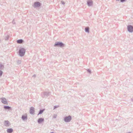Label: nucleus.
Wrapping results in <instances>:
<instances>
[{"instance_id": "obj_1", "label": "nucleus", "mask_w": 133, "mask_h": 133, "mask_svg": "<svg viewBox=\"0 0 133 133\" xmlns=\"http://www.w3.org/2000/svg\"><path fill=\"white\" fill-rule=\"evenodd\" d=\"M25 52L24 49L23 48H22L20 49L19 51V54L21 56L24 55Z\"/></svg>"}, {"instance_id": "obj_2", "label": "nucleus", "mask_w": 133, "mask_h": 133, "mask_svg": "<svg viewBox=\"0 0 133 133\" xmlns=\"http://www.w3.org/2000/svg\"><path fill=\"white\" fill-rule=\"evenodd\" d=\"M128 30L130 32H132L133 31V27L131 25H129L128 27Z\"/></svg>"}, {"instance_id": "obj_3", "label": "nucleus", "mask_w": 133, "mask_h": 133, "mask_svg": "<svg viewBox=\"0 0 133 133\" xmlns=\"http://www.w3.org/2000/svg\"><path fill=\"white\" fill-rule=\"evenodd\" d=\"M71 119V117L70 116L65 117L64 119L65 121L66 122H69Z\"/></svg>"}, {"instance_id": "obj_4", "label": "nucleus", "mask_w": 133, "mask_h": 133, "mask_svg": "<svg viewBox=\"0 0 133 133\" xmlns=\"http://www.w3.org/2000/svg\"><path fill=\"white\" fill-rule=\"evenodd\" d=\"M58 45L60 46H62L64 45V44L62 43L61 42H57L55 44L54 46H56Z\"/></svg>"}, {"instance_id": "obj_5", "label": "nucleus", "mask_w": 133, "mask_h": 133, "mask_svg": "<svg viewBox=\"0 0 133 133\" xmlns=\"http://www.w3.org/2000/svg\"><path fill=\"white\" fill-rule=\"evenodd\" d=\"M34 108L33 107H31L30 108V114H33L34 112Z\"/></svg>"}, {"instance_id": "obj_6", "label": "nucleus", "mask_w": 133, "mask_h": 133, "mask_svg": "<svg viewBox=\"0 0 133 133\" xmlns=\"http://www.w3.org/2000/svg\"><path fill=\"white\" fill-rule=\"evenodd\" d=\"M2 102L4 104H6L7 103V102L6 99L5 98H3L1 99Z\"/></svg>"}, {"instance_id": "obj_7", "label": "nucleus", "mask_w": 133, "mask_h": 133, "mask_svg": "<svg viewBox=\"0 0 133 133\" xmlns=\"http://www.w3.org/2000/svg\"><path fill=\"white\" fill-rule=\"evenodd\" d=\"M44 120V119L43 118H39L38 119V123H40L43 122V121Z\"/></svg>"}, {"instance_id": "obj_8", "label": "nucleus", "mask_w": 133, "mask_h": 133, "mask_svg": "<svg viewBox=\"0 0 133 133\" xmlns=\"http://www.w3.org/2000/svg\"><path fill=\"white\" fill-rule=\"evenodd\" d=\"M40 5V3L39 2H36L34 4V6L35 7H38Z\"/></svg>"}, {"instance_id": "obj_9", "label": "nucleus", "mask_w": 133, "mask_h": 133, "mask_svg": "<svg viewBox=\"0 0 133 133\" xmlns=\"http://www.w3.org/2000/svg\"><path fill=\"white\" fill-rule=\"evenodd\" d=\"M9 123L8 121H5L4 122V124L6 126H9Z\"/></svg>"}, {"instance_id": "obj_10", "label": "nucleus", "mask_w": 133, "mask_h": 133, "mask_svg": "<svg viewBox=\"0 0 133 133\" xmlns=\"http://www.w3.org/2000/svg\"><path fill=\"white\" fill-rule=\"evenodd\" d=\"M88 3L89 6H90L92 4V2L91 1L89 0L88 1Z\"/></svg>"}, {"instance_id": "obj_11", "label": "nucleus", "mask_w": 133, "mask_h": 133, "mask_svg": "<svg viewBox=\"0 0 133 133\" xmlns=\"http://www.w3.org/2000/svg\"><path fill=\"white\" fill-rule=\"evenodd\" d=\"M13 131V130L12 129H7V131L8 133H11Z\"/></svg>"}, {"instance_id": "obj_12", "label": "nucleus", "mask_w": 133, "mask_h": 133, "mask_svg": "<svg viewBox=\"0 0 133 133\" xmlns=\"http://www.w3.org/2000/svg\"><path fill=\"white\" fill-rule=\"evenodd\" d=\"M23 42V41L22 39H19L17 41V42L18 43H21Z\"/></svg>"}, {"instance_id": "obj_13", "label": "nucleus", "mask_w": 133, "mask_h": 133, "mask_svg": "<svg viewBox=\"0 0 133 133\" xmlns=\"http://www.w3.org/2000/svg\"><path fill=\"white\" fill-rule=\"evenodd\" d=\"M27 117V115H25L23 116H22V119L24 120V119L26 118Z\"/></svg>"}, {"instance_id": "obj_14", "label": "nucleus", "mask_w": 133, "mask_h": 133, "mask_svg": "<svg viewBox=\"0 0 133 133\" xmlns=\"http://www.w3.org/2000/svg\"><path fill=\"white\" fill-rule=\"evenodd\" d=\"M4 108L5 109H9L10 108V107L8 106H5L4 107Z\"/></svg>"}, {"instance_id": "obj_15", "label": "nucleus", "mask_w": 133, "mask_h": 133, "mask_svg": "<svg viewBox=\"0 0 133 133\" xmlns=\"http://www.w3.org/2000/svg\"><path fill=\"white\" fill-rule=\"evenodd\" d=\"M44 110V109L43 110H41L39 113V114L38 115H39V114H42L43 111Z\"/></svg>"}, {"instance_id": "obj_16", "label": "nucleus", "mask_w": 133, "mask_h": 133, "mask_svg": "<svg viewBox=\"0 0 133 133\" xmlns=\"http://www.w3.org/2000/svg\"><path fill=\"white\" fill-rule=\"evenodd\" d=\"M85 31L86 32H89V28H85Z\"/></svg>"}, {"instance_id": "obj_17", "label": "nucleus", "mask_w": 133, "mask_h": 133, "mask_svg": "<svg viewBox=\"0 0 133 133\" xmlns=\"http://www.w3.org/2000/svg\"><path fill=\"white\" fill-rule=\"evenodd\" d=\"M2 74V71H0V76H1Z\"/></svg>"}, {"instance_id": "obj_18", "label": "nucleus", "mask_w": 133, "mask_h": 133, "mask_svg": "<svg viewBox=\"0 0 133 133\" xmlns=\"http://www.w3.org/2000/svg\"><path fill=\"white\" fill-rule=\"evenodd\" d=\"M125 0H121V1L122 2H123Z\"/></svg>"}, {"instance_id": "obj_19", "label": "nucleus", "mask_w": 133, "mask_h": 133, "mask_svg": "<svg viewBox=\"0 0 133 133\" xmlns=\"http://www.w3.org/2000/svg\"><path fill=\"white\" fill-rule=\"evenodd\" d=\"M51 133H54V132H51Z\"/></svg>"}]
</instances>
